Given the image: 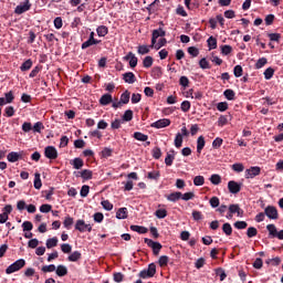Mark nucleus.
I'll use <instances>...</instances> for the list:
<instances>
[{
    "label": "nucleus",
    "instance_id": "obj_1",
    "mask_svg": "<svg viewBox=\"0 0 283 283\" xmlns=\"http://www.w3.org/2000/svg\"><path fill=\"white\" fill-rule=\"evenodd\" d=\"M144 242L153 250V255H160V251L163 249V244L160 242L147 238L144 239Z\"/></svg>",
    "mask_w": 283,
    "mask_h": 283
},
{
    "label": "nucleus",
    "instance_id": "obj_2",
    "mask_svg": "<svg viewBox=\"0 0 283 283\" xmlns=\"http://www.w3.org/2000/svg\"><path fill=\"white\" fill-rule=\"evenodd\" d=\"M23 266H25V261L23 259H19L6 269V273L7 275H12V273H17V271H21Z\"/></svg>",
    "mask_w": 283,
    "mask_h": 283
},
{
    "label": "nucleus",
    "instance_id": "obj_3",
    "mask_svg": "<svg viewBox=\"0 0 283 283\" xmlns=\"http://www.w3.org/2000/svg\"><path fill=\"white\" fill-rule=\"evenodd\" d=\"M266 230L269 231L270 239L277 238V240H283V230L277 231V227H275V224H268Z\"/></svg>",
    "mask_w": 283,
    "mask_h": 283
},
{
    "label": "nucleus",
    "instance_id": "obj_4",
    "mask_svg": "<svg viewBox=\"0 0 283 283\" xmlns=\"http://www.w3.org/2000/svg\"><path fill=\"white\" fill-rule=\"evenodd\" d=\"M156 275V263H150L147 270L139 272V277L147 280V277H154Z\"/></svg>",
    "mask_w": 283,
    "mask_h": 283
},
{
    "label": "nucleus",
    "instance_id": "obj_5",
    "mask_svg": "<svg viewBox=\"0 0 283 283\" xmlns=\"http://www.w3.org/2000/svg\"><path fill=\"white\" fill-rule=\"evenodd\" d=\"M75 231H80V233H85V231L92 233V224H87L85 220L78 219L75 223Z\"/></svg>",
    "mask_w": 283,
    "mask_h": 283
},
{
    "label": "nucleus",
    "instance_id": "obj_6",
    "mask_svg": "<svg viewBox=\"0 0 283 283\" xmlns=\"http://www.w3.org/2000/svg\"><path fill=\"white\" fill-rule=\"evenodd\" d=\"M264 213L269 220H277L280 218V213L277 212V208L274 206H268L264 209Z\"/></svg>",
    "mask_w": 283,
    "mask_h": 283
},
{
    "label": "nucleus",
    "instance_id": "obj_7",
    "mask_svg": "<svg viewBox=\"0 0 283 283\" xmlns=\"http://www.w3.org/2000/svg\"><path fill=\"white\" fill-rule=\"evenodd\" d=\"M44 156L49 158V160H56L59 158V151L54 146H46L44 148Z\"/></svg>",
    "mask_w": 283,
    "mask_h": 283
},
{
    "label": "nucleus",
    "instance_id": "obj_8",
    "mask_svg": "<svg viewBox=\"0 0 283 283\" xmlns=\"http://www.w3.org/2000/svg\"><path fill=\"white\" fill-rule=\"evenodd\" d=\"M260 174H262V168H260V166H252L245 170V178L247 180L253 179L256 176H260Z\"/></svg>",
    "mask_w": 283,
    "mask_h": 283
},
{
    "label": "nucleus",
    "instance_id": "obj_9",
    "mask_svg": "<svg viewBox=\"0 0 283 283\" xmlns=\"http://www.w3.org/2000/svg\"><path fill=\"white\" fill-rule=\"evenodd\" d=\"M32 8V3H30V0H25L23 3H20L14 9V14H23L28 12Z\"/></svg>",
    "mask_w": 283,
    "mask_h": 283
},
{
    "label": "nucleus",
    "instance_id": "obj_10",
    "mask_svg": "<svg viewBox=\"0 0 283 283\" xmlns=\"http://www.w3.org/2000/svg\"><path fill=\"white\" fill-rule=\"evenodd\" d=\"M171 125V120L167 118L159 119L154 122L150 126L155 129H163L164 127H169Z\"/></svg>",
    "mask_w": 283,
    "mask_h": 283
},
{
    "label": "nucleus",
    "instance_id": "obj_11",
    "mask_svg": "<svg viewBox=\"0 0 283 283\" xmlns=\"http://www.w3.org/2000/svg\"><path fill=\"white\" fill-rule=\"evenodd\" d=\"M228 190L230 193H240V191L242 190V185L238 184L234 180H230L228 182Z\"/></svg>",
    "mask_w": 283,
    "mask_h": 283
},
{
    "label": "nucleus",
    "instance_id": "obj_12",
    "mask_svg": "<svg viewBox=\"0 0 283 283\" xmlns=\"http://www.w3.org/2000/svg\"><path fill=\"white\" fill-rule=\"evenodd\" d=\"M228 211L229 213H232V214L237 213L239 218H242V216H244V210H242V208H240V205L238 203L230 205L228 208Z\"/></svg>",
    "mask_w": 283,
    "mask_h": 283
},
{
    "label": "nucleus",
    "instance_id": "obj_13",
    "mask_svg": "<svg viewBox=\"0 0 283 283\" xmlns=\"http://www.w3.org/2000/svg\"><path fill=\"white\" fill-rule=\"evenodd\" d=\"M124 61H129L130 67H136V65H138V57L132 52H128V54L124 56Z\"/></svg>",
    "mask_w": 283,
    "mask_h": 283
},
{
    "label": "nucleus",
    "instance_id": "obj_14",
    "mask_svg": "<svg viewBox=\"0 0 283 283\" xmlns=\"http://www.w3.org/2000/svg\"><path fill=\"white\" fill-rule=\"evenodd\" d=\"M165 198L169 201V202H178V200H181L182 198V192H172L170 195H166Z\"/></svg>",
    "mask_w": 283,
    "mask_h": 283
},
{
    "label": "nucleus",
    "instance_id": "obj_15",
    "mask_svg": "<svg viewBox=\"0 0 283 283\" xmlns=\"http://www.w3.org/2000/svg\"><path fill=\"white\" fill-rule=\"evenodd\" d=\"M174 160H176V151L175 150H170V154L167 153V155H166L165 165L167 167H171V165H174Z\"/></svg>",
    "mask_w": 283,
    "mask_h": 283
},
{
    "label": "nucleus",
    "instance_id": "obj_16",
    "mask_svg": "<svg viewBox=\"0 0 283 283\" xmlns=\"http://www.w3.org/2000/svg\"><path fill=\"white\" fill-rule=\"evenodd\" d=\"M70 165H72L74 169H83L85 161H83L81 157H76L72 161H70Z\"/></svg>",
    "mask_w": 283,
    "mask_h": 283
},
{
    "label": "nucleus",
    "instance_id": "obj_17",
    "mask_svg": "<svg viewBox=\"0 0 283 283\" xmlns=\"http://www.w3.org/2000/svg\"><path fill=\"white\" fill-rule=\"evenodd\" d=\"M205 145H207V142H205V136H199L197 139V154L200 156L202 154V149H205Z\"/></svg>",
    "mask_w": 283,
    "mask_h": 283
},
{
    "label": "nucleus",
    "instance_id": "obj_18",
    "mask_svg": "<svg viewBox=\"0 0 283 283\" xmlns=\"http://www.w3.org/2000/svg\"><path fill=\"white\" fill-rule=\"evenodd\" d=\"M123 78H124L125 83L133 85V83L136 81V75L132 72H127V73L123 74Z\"/></svg>",
    "mask_w": 283,
    "mask_h": 283
},
{
    "label": "nucleus",
    "instance_id": "obj_19",
    "mask_svg": "<svg viewBox=\"0 0 283 283\" xmlns=\"http://www.w3.org/2000/svg\"><path fill=\"white\" fill-rule=\"evenodd\" d=\"M133 138H135V140H139L140 143H147V140H149V136L140 132H135Z\"/></svg>",
    "mask_w": 283,
    "mask_h": 283
},
{
    "label": "nucleus",
    "instance_id": "obj_20",
    "mask_svg": "<svg viewBox=\"0 0 283 283\" xmlns=\"http://www.w3.org/2000/svg\"><path fill=\"white\" fill-rule=\"evenodd\" d=\"M127 208H119L116 212L117 220H127Z\"/></svg>",
    "mask_w": 283,
    "mask_h": 283
},
{
    "label": "nucleus",
    "instance_id": "obj_21",
    "mask_svg": "<svg viewBox=\"0 0 283 283\" xmlns=\"http://www.w3.org/2000/svg\"><path fill=\"white\" fill-rule=\"evenodd\" d=\"M55 273L59 277H65V275H67V266L57 265Z\"/></svg>",
    "mask_w": 283,
    "mask_h": 283
},
{
    "label": "nucleus",
    "instance_id": "obj_22",
    "mask_svg": "<svg viewBox=\"0 0 283 283\" xmlns=\"http://www.w3.org/2000/svg\"><path fill=\"white\" fill-rule=\"evenodd\" d=\"M33 187L34 189H41V187H43V182L41 181V174L39 172L34 174Z\"/></svg>",
    "mask_w": 283,
    "mask_h": 283
},
{
    "label": "nucleus",
    "instance_id": "obj_23",
    "mask_svg": "<svg viewBox=\"0 0 283 283\" xmlns=\"http://www.w3.org/2000/svg\"><path fill=\"white\" fill-rule=\"evenodd\" d=\"M96 32L98 36H107V34H109V29L105 25H99L97 27Z\"/></svg>",
    "mask_w": 283,
    "mask_h": 283
},
{
    "label": "nucleus",
    "instance_id": "obj_24",
    "mask_svg": "<svg viewBox=\"0 0 283 283\" xmlns=\"http://www.w3.org/2000/svg\"><path fill=\"white\" fill-rule=\"evenodd\" d=\"M93 176H94V172L90 169H84L81 172V178L83 180H92Z\"/></svg>",
    "mask_w": 283,
    "mask_h": 283
},
{
    "label": "nucleus",
    "instance_id": "obj_25",
    "mask_svg": "<svg viewBox=\"0 0 283 283\" xmlns=\"http://www.w3.org/2000/svg\"><path fill=\"white\" fill-rule=\"evenodd\" d=\"M112 101H113L112 94H104L99 98V104L101 105H109V103H112Z\"/></svg>",
    "mask_w": 283,
    "mask_h": 283
},
{
    "label": "nucleus",
    "instance_id": "obj_26",
    "mask_svg": "<svg viewBox=\"0 0 283 283\" xmlns=\"http://www.w3.org/2000/svg\"><path fill=\"white\" fill-rule=\"evenodd\" d=\"M32 64L33 63L31 59L24 61L20 66L21 72H28L29 70H32Z\"/></svg>",
    "mask_w": 283,
    "mask_h": 283
},
{
    "label": "nucleus",
    "instance_id": "obj_27",
    "mask_svg": "<svg viewBox=\"0 0 283 283\" xmlns=\"http://www.w3.org/2000/svg\"><path fill=\"white\" fill-rule=\"evenodd\" d=\"M101 43L99 40H87L82 44V50H87V48H92V45H98Z\"/></svg>",
    "mask_w": 283,
    "mask_h": 283
},
{
    "label": "nucleus",
    "instance_id": "obj_28",
    "mask_svg": "<svg viewBox=\"0 0 283 283\" xmlns=\"http://www.w3.org/2000/svg\"><path fill=\"white\" fill-rule=\"evenodd\" d=\"M57 244H59V238L56 237H53L46 240V249H54V247H57Z\"/></svg>",
    "mask_w": 283,
    "mask_h": 283
},
{
    "label": "nucleus",
    "instance_id": "obj_29",
    "mask_svg": "<svg viewBox=\"0 0 283 283\" xmlns=\"http://www.w3.org/2000/svg\"><path fill=\"white\" fill-rule=\"evenodd\" d=\"M209 50H216L218 48V40L212 35L207 40Z\"/></svg>",
    "mask_w": 283,
    "mask_h": 283
},
{
    "label": "nucleus",
    "instance_id": "obj_30",
    "mask_svg": "<svg viewBox=\"0 0 283 283\" xmlns=\"http://www.w3.org/2000/svg\"><path fill=\"white\" fill-rule=\"evenodd\" d=\"M224 97L227 101H235V92L231 88H228L223 92Z\"/></svg>",
    "mask_w": 283,
    "mask_h": 283
},
{
    "label": "nucleus",
    "instance_id": "obj_31",
    "mask_svg": "<svg viewBox=\"0 0 283 283\" xmlns=\"http://www.w3.org/2000/svg\"><path fill=\"white\" fill-rule=\"evenodd\" d=\"M266 63H269V60H266V57H260L254 64V67L255 70H262V67H264Z\"/></svg>",
    "mask_w": 283,
    "mask_h": 283
},
{
    "label": "nucleus",
    "instance_id": "obj_32",
    "mask_svg": "<svg viewBox=\"0 0 283 283\" xmlns=\"http://www.w3.org/2000/svg\"><path fill=\"white\" fill-rule=\"evenodd\" d=\"M82 254L78 251H74L71 255H69L67 260L69 262H78L81 260Z\"/></svg>",
    "mask_w": 283,
    "mask_h": 283
},
{
    "label": "nucleus",
    "instance_id": "obj_33",
    "mask_svg": "<svg viewBox=\"0 0 283 283\" xmlns=\"http://www.w3.org/2000/svg\"><path fill=\"white\" fill-rule=\"evenodd\" d=\"M130 231H135L136 233L145 234L147 233V228L143 226H130Z\"/></svg>",
    "mask_w": 283,
    "mask_h": 283
},
{
    "label": "nucleus",
    "instance_id": "obj_34",
    "mask_svg": "<svg viewBox=\"0 0 283 283\" xmlns=\"http://www.w3.org/2000/svg\"><path fill=\"white\" fill-rule=\"evenodd\" d=\"M263 74L265 81H271V78H273V75L275 74V70L273 67H268Z\"/></svg>",
    "mask_w": 283,
    "mask_h": 283
},
{
    "label": "nucleus",
    "instance_id": "obj_35",
    "mask_svg": "<svg viewBox=\"0 0 283 283\" xmlns=\"http://www.w3.org/2000/svg\"><path fill=\"white\" fill-rule=\"evenodd\" d=\"M156 6H160V0H155L153 3H150L146 10L149 12V14H151V12H156L158 10V8H156Z\"/></svg>",
    "mask_w": 283,
    "mask_h": 283
},
{
    "label": "nucleus",
    "instance_id": "obj_36",
    "mask_svg": "<svg viewBox=\"0 0 283 283\" xmlns=\"http://www.w3.org/2000/svg\"><path fill=\"white\" fill-rule=\"evenodd\" d=\"M65 229H72V224H74V218L66 216L63 221Z\"/></svg>",
    "mask_w": 283,
    "mask_h": 283
},
{
    "label": "nucleus",
    "instance_id": "obj_37",
    "mask_svg": "<svg viewBox=\"0 0 283 283\" xmlns=\"http://www.w3.org/2000/svg\"><path fill=\"white\" fill-rule=\"evenodd\" d=\"M153 78H161L163 77V70L160 66L154 67L151 72Z\"/></svg>",
    "mask_w": 283,
    "mask_h": 283
},
{
    "label": "nucleus",
    "instance_id": "obj_38",
    "mask_svg": "<svg viewBox=\"0 0 283 283\" xmlns=\"http://www.w3.org/2000/svg\"><path fill=\"white\" fill-rule=\"evenodd\" d=\"M151 65H154V57H151L150 55L146 56L144 60H143V66L146 67V69H149L151 67Z\"/></svg>",
    "mask_w": 283,
    "mask_h": 283
},
{
    "label": "nucleus",
    "instance_id": "obj_39",
    "mask_svg": "<svg viewBox=\"0 0 283 283\" xmlns=\"http://www.w3.org/2000/svg\"><path fill=\"white\" fill-rule=\"evenodd\" d=\"M7 159L9 163H17L19 161V153L11 151L8 154Z\"/></svg>",
    "mask_w": 283,
    "mask_h": 283
},
{
    "label": "nucleus",
    "instance_id": "obj_40",
    "mask_svg": "<svg viewBox=\"0 0 283 283\" xmlns=\"http://www.w3.org/2000/svg\"><path fill=\"white\" fill-rule=\"evenodd\" d=\"M222 231L226 235H231L233 233V228L231 227V223H223Z\"/></svg>",
    "mask_w": 283,
    "mask_h": 283
},
{
    "label": "nucleus",
    "instance_id": "obj_41",
    "mask_svg": "<svg viewBox=\"0 0 283 283\" xmlns=\"http://www.w3.org/2000/svg\"><path fill=\"white\" fill-rule=\"evenodd\" d=\"M133 118H134V111L132 109H127L123 115V120H125L126 123H129V120H132Z\"/></svg>",
    "mask_w": 283,
    "mask_h": 283
},
{
    "label": "nucleus",
    "instance_id": "obj_42",
    "mask_svg": "<svg viewBox=\"0 0 283 283\" xmlns=\"http://www.w3.org/2000/svg\"><path fill=\"white\" fill-rule=\"evenodd\" d=\"M199 67H201V70H211V65L209 64V61H207L206 57H202L199 61Z\"/></svg>",
    "mask_w": 283,
    "mask_h": 283
},
{
    "label": "nucleus",
    "instance_id": "obj_43",
    "mask_svg": "<svg viewBox=\"0 0 283 283\" xmlns=\"http://www.w3.org/2000/svg\"><path fill=\"white\" fill-rule=\"evenodd\" d=\"M129 96H130V94H129V91H125L122 95H120V103L123 104V105H127V103H129Z\"/></svg>",
    "mask_w": 283,
    "mask_h": 283
},
{
    "label": "nucleus",
    "instance_id": "obj_44",
    "mask_svg": "<svg viewBox=\"0 0 283 283\" xmlns=\"http://www.w3.org/2000/svg\"><path fill=\"white\" fill-rule=\"evenodd\" d=\"M193 185H195V187H202V185H205V177L203 176H196L193 178Z\"/></svg>",
    "mask_w": 283,
    "mask_h": 283
},
{
    "label": "nucleus",
    "instance_id": "obj_45",
    "mask_svg": "<svg viewBox=\"0 0 283 283\" xmlns=\"http://www.w3.org/2000/svg\"><path fill=\"white\" fill-rule=\"evenodd\" d=\"M233 52V48L229 44L222 45L221 46V53L224 54V56H229Z\"/></svg>",
    "mask_w": 283,
    "mask_h": 283
},
{
    "label": "nucleus",
    "instance_id": "obj_46",
    "mask_svg": "<svg viewBox=\"0 0 283 283\" xmlns=\"http://www.w3.org/2000/svg\"><path fill=\"white\" fill-rule=\"evenodd\" d=\"M155 216L159 220H163V219L167 218V210L166 209H158V210H156Z\"/></svg>",
    "mask_w": 283,
    "mask_h": 283
},
{
    "label": "nucleus",
    "instance_id": "obj_47",
    "mask_svg": "<svg viewBox=\"0 0 283 283\" xmlns=\"http://www.w3.org/2000/svg\"><path fill=\"white\" fill-rule=\"evenodd\" d=\"M244 70L242 69V65H235L233 69V74L235 76V78H240V76H242Z\"/></svg>",
    "mask_w": 283,
    "mask_h": 283
},
{
    "label": "nucleus",
    "instance_id": "obj_48",
    "mask_svg": "<svg viewBox=\"0 0 283 283\" xmlns=\"http://www.w3.org/2000/svg\"><path fill=\"white\" fill-rule=\"evenodd\" d=\"M209 202L212 209H218V207H220V198L218 197H211Z\"/></svg>",
    "mask_w": 283,
    "mask_h": 283
},
{
    "label": "nucleus",
    "instance_id": "obj_49",
    "mask_svg": "<svg viewBox=\"0 0 283 283\" xmlns=\"http://www.w3.org/2000/svg\"><path fill=\"white\" fill-rule=\"evenodd\" d=\"M175 147H177V149H180V147H182V134L178 133L175 137Z\"/></svg>",
    "mask_w": 283,
    "mask_h": 283
},
{
    "label": "nucleus",
    "instance_id": "obj_50",
    "mask_svg": "<svg viewBox=\"0 0 283 283\" xmlns=\"http://www.w3.org/2000/svg\"><path fill=\"white\" fill-rule=\"evenodd\" d=\"M113 280H114V282L120 283V282H123V280H125V274H123L120 272H115L113 274Z\"/></svg>",
    "mask_w": 283,
    "mask_h": 283
},
{
    "label": "nucleus",
    "instance_id": "obj_51",
    "mask_svg": "<svg viewBox=\"0 0 283 283\" xmlns=\"http://www.w3.org/2000/svg\"><path fill=\"white\" fill-rule=\"evenodd\" d=\"M161 156H163V150H160V147L153 148V158H155V160H159Z\"/></svg>",
    "mask_w": 283,
    "mask_h": 283
},
{
    "label": "nucleus",
    "instance_id": "obj_52",
    "mask_svg": "<svg viewBox=\"0 0 283 283\" xmlns=\"http://www.w3.org/2000/svg\"><path fill=\"white\" fill-rule=\"evenodd\" d=\"M101 205L106 211H112V209H114V205L109 202V200H103Z\"/></svg>",
    "mask_w": 283,
    "mask_h": 283
},
{
    "label": "nucleus",
    "instance_id": "obj_53",
    "mask_svg": "<svg viewBox=\"0 0 283 283\" xmlns=\"http://www.w3.org/2000/svg\"><path fill=\"white\" fill-rule=\"evenodd\" d=\"M247 235L248 238H255V235H258V228L255 227L248 228Z\"/></svg>",
    "mask_w": 283,
    "mask_h": 283
},
{
    "label": "nucleus",
    "instance_id": "obj_54",
    "mask_svg": "<svg viewBox=\"0 0 283 283\" xmlns=\"http://www.w3.org/2000/svg\"><path fill=\"white\" fill-rule=\"evenodd\" d=\"M158 264L159 266H167V264H169V256L167 255H161L158 260Z\"/></svg>",
    "mask_w": 283,
    "mask_h": 283
},
{
    "label": "nucleus",
    "instance_id": "obj_55",
    "mask_svg": "<svg viewBox=\"0 0 283 283\" xmlns=\"http://www.w3.org/2000/svg\"><path fill=\"white\" fill-rule=\"evenodd\" d=\"M193 198H196V193L193 192H185L184 195L181 193V200H185L186 202L193 200Z\"/></svg>",
    "mask_w": 283,
    "mask_h": 283
},
{
    "label": "nucleus",
    "instance_id": "obj_56",
    "mask_svg": "<svg viewBox=\"0 0 283 283\" xmlns=\"http://www.w3.org/2000/svg\"><path fill=\"white\" fill-rule=\"evenodd\" d=\"M167 32L163 30V28L156 29L153 31V35L156 36V39H159V36H166Z\"/></svg>",
    "mask_w": 283,
    "mask_h": 283
},
{
    "label": "nucleus",
    "instance_id": "obj_57",
    "mask_svg": "<svg viewBox=\"0 0 283 283\" xmlns=\"http://www.w3.org/2000/svg\"><path fill=\"white\" fill-rule=\"evenodd\" d=\"M210 182L212 185H220V182H222V177H220V175H212L210 177Z\"/></svg>",
    "mask_w": 283,
    "mask_h": 283
},
{
    "label": "nucleus",
    "instance_id": "obj_58",
    "mask_svg": "<svg viewBox=\"0 0 283 283\" xmlns=\"http://www.w3.org/2000/svg\"><path fill=\"white\" fill-rule=\"evenodd\" d=\"M149 180H158L160 178V171H150L147 175Z\"/></svg>",
    "mask_w": 283,
    "mask_h": 283
},
{
    "label": "nucleus",
    "instance_id": "obj_59",
    "mask_svg": "<svg viewBox=\"0 0 283 283\" xmlns=\"http://www.w3.org/2000/svg\"><path fill=\"white\" fill-rule=\"evenodd\" d=\"M41 129H45V126L41 122H36L33 125V132H35L36 134H41Z\"/></svg>",
    "mask_w": 283,
    "mask_h": 283
},
{
    "label": "nucleus",
    "instance_id": "obj_60",
    "mask_svg": "<svg viewBox=\"0 0 283 283\" xmlns=\"http://www.w3.org/2000/svg\"><path fill=\"white\" fill-rule=\"evenodd\" d=\"M217 109L219 112H227V109H229V104L227 102H220L217 105Z\"/></svg>",
    "mask_w": 283,
    "mask_h": 283
},
{
    "label": "nucleus",
    "instance_id": "obj_61",
    "mask_svg": "<svg viewBox=\"0 0 283 283\" xmlns=\"http://www.w3.org/2000/svg\"><path fill=\"white\" fill-rule=\"evenodd\" d=\"M247 227H249V223H247V221H237L234 222V228L242 230V229H247Z\"/></svg>",
    "mask_w": 283,
    "mask_h": 283
},
{
    "label": "nucleus",
    "instance_id": "obj_62",
    "mask_svg": "<svg viewBox=\"0 0 283 283\" xmlns=\"http://www.w3.org/2000/svg\"><path fill=\"white\" fill-rule=\"evenodd\" d=\"M22 229L23 231H32V229H34V226L32 224L31 221H24L22 223Z\"/></svg>",
    "mask_w": 283,
    "mask_h": 283
},
{
    "label": "nucleus",
    "instance_id": "obj_63",
    "mask_svg": "<svg viewBox=\"0 0 283 283\" xmlns=\"http://www.w3.org/2000/svg\"><path fill=\"white\" fill-rule=\"evenodd\" d=\"M189 109H191V102L189 101H184L181 103V111H184L185 113L189 112Z\"/></svg>",
    "mask_w": 283,
    "mask_h": 283
},
{
    "label": "nucleus",
    "instance_id": "obj_64",
    "mask_svg": "<svg viewBox=\"0 0 283 283\" xmlns=\"http://www.w3.org/2000/svg\"><path fill=\"white\" fill-rule=\"evenodd\" d=\"M61 251L64 253H72V247L69 243H63L61 245Z\"/></svg>",
    "mask_w": 283,
    "mask_h": 283
}]
</instances>
